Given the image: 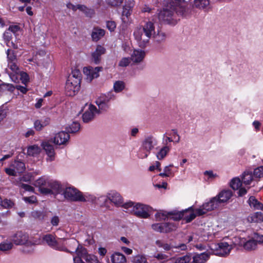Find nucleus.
<instances>
[{
    "instance_id": "nucleus-40",
    "label": "nucleus",
    "mask_w": 263,
    "mask_h": 263,
    "mask_svg": "<svg viewBox=\"0 0 263 263\" xmlns=\"http://www.w3.org/2000/svg\"><path fill=\"white\" fill-rule=\"evenodd\" d=\"M249 220L252 222H263V213L261 212H257L249 217Z\"/></svg>"
},
{
    "instance_id": "nucleus-31",
    "label": "nucleus",
    "mask_w": 263,
    "mask_h": 263,
    "mask_svg": "<svg viewBox=\"0 0 263 263\" xmlns=\"http://www.w3.org/2000/svg\"><path fill=\"white\" fill-rule=\"evenodd\" d=\"M112 263H126L125 256L119 252H115L110 256Z\"/></svg>"
},
{
    "instance_id": "nucleus-26",
    "label": "nucleus",
    "mask_w": 263,
    "mask_h": 263,
    "mask_svg": "<svg viewBox=\"0 0 263 263\" xmlns=\"http://www.w3.org/2000/svg\"><path fill=\"white\" fill-rule=\"evenodd\" d=\"M140 28L142 30V33L151 37L155 33L154 23L151 21L146 22L142 27Z\"/></svg>"
},
{
    "instance_id": "nucleus-27",
    "label": "nucleus",
    "mask_w": 263,
    "mask_h": 263,
    "mask_svg": "<svg viewBox=\"0 0 263 263\" xmlns=\"http://www.w3.org/2000/svg\"><path fill=\"white\" fill-rule=\"evenodd\" d=\"M210 254L204 252L200 254H195L193 257V262L194 263H205L209 259Z\"/></svg>"
},
{
    "instance_id": "nucleus-56",
    "label": "nucleus",
    "mask_w": 263,
    "mask_h": 263,
    "mask_svg": "<svg viewBox=\"0 0 263 263\" xmlns=\"http://www.w3.org/2000/svg\"><path fill=\"white\" fill-rule=\"evenodd\" d=\"M106 2L110 6L118 7L123 3V0H106Z\"/></svg>"
},
{
    "instance_id": "nucleus-18",
    "label": "nucleus",
    "mask_w": 263,
    "mask_h": 263,
    "mask_svg": "<svg viewBox=\"0 0 263 263\" xmlns=\"http://www.w3.org/2000/svg\"><path fill=\"white\" fill-rule=\"evenodd\" d=\"M69 138L68 133L62 131L56 134L52 141L55 144L64 145L68 142Z\"/></svg>"
},
{
    "instance_id": "nucleus-25",
    "label": "nucleus",
    "mask_w": 263,
    "mask_h": 263,
    "mask_svg": "<svg viewBox=\"0 0 263 263\" xmlns=\"http://www.w3.org/2000/svg\"><path fill=\"white\" fill-rule=\"evenodd\" d=\"M50 123V118L45 117L40 120H36L33 123L34 128L37 131H41Z\"/></svg>"
},
{
    "instance_id": "nucleus-36",
    "label": "nucleus",
    "mask_w": 263,
    "mask_h": 263,
    "mask_svg": "<svg viewBox=\"0 0 263 263\" xmlns=\"http://www.w3.org/2000/svg\"><path fill=\"white\" fill-rule=\"evenodd\" d=\"M109 202L108 192L106 195H100L97 197L96 204L101 206H106Z\"/></svg>"
},
{
    "instance_id": "nucleus-46",
    "label": "nucleus",
    "mask_w": 263,
    "mask_h": 263,
    "mask_svg": "<svg viewBox=\"0 0 263 263\" xmlns=\"http://www.w3.org/2000/svg\"><path fill=\"white\" fill-rule=\"evenodd\" d=\"M133 263H147V258L144 255L138 254L133 257Z\"/></svg>"
},
{
    "instance_id": "nucleus-11",
    "label": "nucleus",
    "mask_w": 263,
    "mask_h": 263,
    "mask_svg": "<svg viewBox=\"0 0 263 263\" xmlns=\"http://www.w3.org/2000/svg\"><path fill=\"white\" fill-rule=\"evenodd\" d=\"M134 36L139 46L142 48L146 47L148 45L149 40L151 38V37L142 33V30L141 28H137L135 30Z\"/></svg>"
},
{
    "instance_id": "nucleus-39",
    "label": "nucleus",
    "mask_w": 263,
    "mask_h": 263,
    "mask_svg": "<svg viewBox=\"0 0 263 263\" xmlns=\"http://www.w3.org/2000/svg\"><path fill=\"white\" fill-rule=\"evenodd\" d=\"M248 203L251 208H253L256 210H259L262 204L261 202L258 201L254 196H250L248 200Z\"/></svg>"
},
{
    "instance_id": "nucleus-47",
    "label": "nucleus",
    "mask_w": 263,
    "mask_h": 263,
    "mask_svg": "<svg viewBox=\"0 0 263 263\" xmlns=\"http://www.w3.org/2000/svg\"><path fill=\"white\" fill-rule=\"evenodd\" d=\"M242 181L238 178L232 179L230 182V186L234 190H238L241 186Z\"/></svg>"
},
{
    "instance_id": "nucleus-50",
    "label": "nucleus",
    "mask_w": 263,
    "mask_h": 263,
    "mask_svg": "<svg viewBox=\"0 0 263 263\" xmlns=\"http://www.w3.org/2000/svg\"><path fill=\"white\" fill-rule=\"evenodd\" d=\"M253 176L254 178H260L263 177V166H259L254 169Z\"/></svg>"
},
{
    "instance_id": "nucleus-54",
    "label": "nucleus",
    "mask_w": 263,
    "mask_h": 263,
    "mask_svg": "<svg viewBox=\"0 0 263 263\" xmlns=\"http://www.w3.org/2000/svg\"><path fill=\"white\" fill-rule=\"evenodd\" d=\"M81 72L79 69H74L71 71V74L68 77H71V79H78L80 82Z\"/></svg>"
},
{
    "instance_id": "nucleus-29",
    "label": "nucleus",
    "mask_w": 263,
    "mask_h": 263,
    "mask_svg": "<svg viewBox=\"0 0 263 263\" xmlns=\"http://www.w3.org/2000/svg\"><path fill=\"white\" fill-rule=\"evenodd\" d=\"M145 55L144 51L140 49L134 50L131 55V59L134 62L139 63L143 60Z\"/></svg>"
},
{
    "instance_id": "nucleus-62",
    "label": "nucleus",
    "mask_w": 263,
    "mask_h": 263,
    "mask_svg": "<svg viewBox=\"0 0 263 263\" xmlns=\"http://www.w3.org/2000/svg\"><path fill=\"white\" fill-rule=\"evenodd\" d=\"M31 174L28 173L20 177L19 180L21 182H29L31 181Z\"/></svg>"
},
{
    "instance_id": "nucleus-38",
    "label": "nucleus",
    "mask_w": 263,
    "mask_h": 263,
    "mask_svg": "<svg viewBox=\"0 0 263 263\" xmlns=\"http://www.w3.org/2000/svg\"><path fill=\"white\" fill-rule=\"evenodd\" d=\"M170 148L168 146H164L160 149L156 154L158 160L163 159L170 152Z\"/></svg>"
},
{
    "instance_id": "nucleus-63",
    "label": "nucleus",
    "mask_w": 263,
    "mask_h": 263,
    "mask_svg": "<svg viewBox=\"0 0 263 263\" xmlns=\"http://www.w3.org/2000/svg\"><path fill=\"white\" fill-rule=\"evenodd\" d=\"M173 167V164H170L168 166H166L164 168V171L165 172L166 174L168 175V177L174 176V174L173 172L172 171L171 167Z\"/></svg>"
},
{
    "instance_id": "nucleus-6",
    "label": "nucleus",
    "mask_w": 263,
    "mask_h": 263,
    "mask_svg": "<svg viewBox=\"0 0 263 263\" xmlns=\"http://www.w3.org/2000/svg\"><path fill=\"white\" fill-rule=\"evenodd\" d=\"M155 243L158 248L162 249L165 251L172 250L175 252H180L187 249L186 245L183 243L174 245L172 243H168L164 240L159 239L156 240Z\"/></svg>"
},
{
    "instance_id": "nucleus-9",
    "label": "nucleus",
    "mask_w": 263,
    "mask_h": 263,
    "mask_svg": "<svg viewBox=\"0 0 263 263\" xmlns=\"http://www.w3.org/2000/svg\"><path fill=\"white\" fill-rule=\"evenodd\" d=\"M80 88V83L78 79H71L68 77L65 84V93L68 96H74Z\"/></svg>"
},
{
    "instance_id": "nucleus-44",
    "label": "nucleus",
    "mask_w": 263,
    "mask_h": 263,
    "mask_svg": "<svg viewBox=\"0 0 263 263\" xmlns=\"http://www.w3.org/2000/svg\"><path fill=\"white\" fill-rule=\"evenodd\" d=\"M40 152V148L36 145L30 146L27 148V153L28 155L34 156Z\"/></svg>"
},
{
    "instance_id": "nucleus-14",
    "label": "nucleus",
    "mask_w": 263,
    "mask_h": 263,
    "mask_svg": "<svg viewBox=\"0 0 263 263\" xmlns=\"http://www.w3.org/2000/svg\"><path fill=\"white\" fill-rule=\"evenodd\" d=\"M109 201L114 204L116 206H122L124 209L123 199L121 195L115 191H110L108 192Z\"/></svg>"
},
{
    "instance_id": "nucleus-64",
    "label": "nucleus",
    "mask_w": 263,
    "mask_h": 263,
    "mask_svg": "<svg viewBox=\"0 0 263 263\" xmlns=\"http://www.w3.org/2000/svg\"><path fill=\"white\" fill-rule=\"evenodd\" d=\"M20 79L24 84H26L29 81V76L26 72L21 73Z\"/></svg>"
},
{
    "instance_id": "nucleus-24",
    "label": "nucleus",
    "mask_w": 263,
    "mask_h": 263,
    "mask_svg": "<svg viewBox=\"0 0 263 263\" xmlns=\"http://www.w3.org/2000/svg\"><path fill=\"white\" fill-rule=\"evenodd\" d=\"M198 209H196L195 210V213L193 212L192 207H190L184 211H180V212H183V216L181 219H183L186 223L190 222L195 219L197 216H200L197 212Z\"/></svg>"
},
{
    "instance_id": "nucleus-2",
    "label": "nucleus",
    "mask_w": 263,
    "mask_h": 263,
    "mask_svg": "<svg viewBox=\"0 0 263 263\" xmlns=\"http://www.w3.org/2000/svg\"><path fill=\"white\" fill-rule=\"evenodd\" d=\"M233 195L232 192L230 190H224L219 194L210 199L197 210L199 215L205 214L208 211H211L217 209L226 203Z\"/></svg>"
},
{
    "instance_id": "nucleus-17",
    "label": "nucleus",
    "mask_w": 263,
    "mask_h": 263,
    "mask_svg": "<svg viewBox=\"0 0 263 263\" xmlns=\"http://www.w3.org/2000/svg\"><path fill=\"white\" fill-rule=\"evenodd\" d=\"M232 247L227 242H221L217 245V248H216L215 254L224 256L228 255Z\"/></svg>"
},
{
    "instance_id": "nucleus-42",
    "label": "nucleus",
    "mask_w": 263,
    "mask_h": 263,
    "mask_svg": "<svg viewBox=\"0 0 263 263\" xmlns=\"http://www.w3.org/2000/svg\"><path fill=\"white\" fill-rule=\"evenodd\" d=\"M80 128V125L78 122H73L68 127L66 128L67 133H76L78 132Z\"/></svg>"
},
{
    "instance_id": "nucleus-1",
    "label": "nucleus",
    "mask_w": 263,
    "mask_h": 263,
    "mask_svg": "<svg viewBox=\"0 0 263 263\" xmlns=\"http://www.w3.org/2000/svg\"><path fill=\"white\" fill-rule=\"evenodd\" d=\"M166 4L158 14L160 23L175 25L179 20V16L185 17L190 13L186 7L177 6L172 0H167Z\"/></svg>"
},
{
    "instance_id": "nucleus-10",
    "label": "nucleus",
    "mask_w": 263,
    "mask_h": 263,
    "mask_svg": "<svg viewBox=\"0 0 263 263\" xmlns=\"http://www.w3.org/2000/svg\"><path fill=\"white\" fill-rule=\"evenodd\" d=\"M82 192L74 187H67L63 190L62 195L68 201L79 202Z\"/></svg>"
},
{
    "instance_id": "nucleus-45",
    "label": "nucleus",
    "mask_w": 263,
    "mask_h": 263,
    "mask_svg": "<svg viewBox=\"0 0 263 263\" xmlns=\"http://www.w3.org/2000/svg\"><path fill=\"white\" fill-rule=\"evenodd\" d=\"M125 88V83L122 81H117L114 83V89L116 92L122 91Z\"/></svg>"
},
{
    "instance_id": "nucleus-57",
    "label": "nucleus",
    "mask_w": 263,
    "mask_h": 263,
    "mask_svg": "<svg viewBox=\"0 0 263 263\" xmlns=\"http://www.w3.org/2000/svg\"><path fill=\"white\" fill-rule=\"evenodd\" d=\"M8 67L13 73H18L20 72L18 67L15 63V61L8 62Z\"/></svg>"
},
{
    "instance_id": "nucleus-41",
    "label": "nucleus",
    "mask_w": 263,
    "mask_h": 263,
    "mask_svg": "<svg viewBox=\"0 0 263 263\" xmlns=\"http://www.w3.org/2000/svg\"><path fill=\"white\" fill-rule=\"evenodd\" d=\"M177 228V226L173 222L163 223V233H168L175 231Z\"/></svg>"
},
{
    "instance_id": "nucleus-33",
    "label": "nucleus",
    "mask_w": 263,
    "mask_h": 263,
    "mask_svg": "<svg viewBox=\"0 0 263 263\" xmlns=\"http://www.w3.org/2000/svg\"><path fill=\"white\" fill-rule=\"evenodd\" d=\"M153 37L155 42L158 43H161L165 41L166 39V34L162 30H158L157 32L154 33Z\"/></svg>"
},
{
    "instance_id": "nucleus-5",
    "label": "nucleus",
    "mask_w": 263,
    "mask_h": 263,
    "mask_svg": "<svg viewBox=\"0 0 263 263\" xmlns=\"http://www.w3.org/2000/svg\"><path fill=\"white\" fill-rule=\"evenodd\" d=\"M158 144L156 138L153 136L146 137L142 142L138 156L141 159L146 158L151 153V151Z\"/></svg>"
},
{
    "instance_id": "nucleus-55",
    "label": "nucleus",
    "mask_w": 263,
    "mask_h": 263,
    "mask_svg": "<svg viewBox=\"0 0 263 263\" xmlns=\"http://www.w3.org/2000/svg\"><path fill=\"white\" fill-rule=\"evenodd\" d=\"M7 55L8 62H14L16 61V55L14 54L13 51L8 49L7 51Z\"/></svg>"
},
{
    "instance_id": "nucleus-22",
    "label": "nucleus",
    "mask_w": 263,
    "mask_h": 263,
    "mask_svg": "<svg viewBox=\"0 0 263 263\" xmlns=\"http://www.w3.org/2000/svg\"><path fill=\"white\" fill-rule=\"evenodd\" d=\"M105 49L101 45H98L95 51L91 53L92 62L95 64H99L101 61V56L105 52Z\"/></svg>"
},
{
    "instance_id": "nucleus-52",
    "label": "nucleus",
    "mask_w": 263,
    "mask_h": 263,
    "mask_svg": "<svg viewBox=\"0 0 263 263\" xmlns=\"http://www.w3.org/2000/svg\"><path fill=\"white\" fill-rule=\"evenodd\" d=\"M44 214L40 211H33L31 213V216L34 219L42 220L44 217Z\"/></svg>"
},
{
    "instance_id": "nucleus-32",
    "label": "nucleus",
    "mask_w": 263,
    "mask_h": 263,
    "mask_svg": "<svg viewBox=\"0 0 263 263\" xmlns=\"http://www.w3.org/2000/svg\"><path fill=\"white\" fill-rule=\"evenodd\" d=\"M11 167H13L17 173H23L26 168L25 163L18 160H15L11 164Z\"/></svg>"
},
{
    "instance_id": "nucleus-20",
    "label": "nucleus",
    "mask_w": 263,
    "mask_h": 263,
    "mask_svg": "<svg viewBox=\"0 0 263 263\" xmlns=\"http://www.w3.org/2000/svg\"><path fill=\"white\" fill-rule=\"evenodd\" d=\"M42 146L48 156L47 161L50 162L53 161L55 159V153L53 145L50 144L49 141H44L42 142Z\"/></svg>"
},
{
    "instance_id": "nucleus-4",
    "label": "nucleus",
    "mask_w": 263,
    "mask_h": 263,
    "mask_svg": "<svg viewBox=\"0 0 263 263\" xmlns=\"http://www.w3.org/2000/svg\"><path fill=\"white\" fill-rule=\"evenodd\" d=\"M43 240L48 246L52 249L59 251H63L70 254H73V252L69 251L65 246L64 238H56V236L51 234L45 235L43 237Z\"/></svg>"
},
{
    "instance_id": "nucleus-59",
    "label": "nucleus",
    "mask_w": 263,
    "mask_h": 263,
    "mask_svg": "<svg viewBox=\"0 0 263 263\" xmlns=\"http://www.w3.org/2000/svg\"><path fill=\"white\" fill-rule=\"evenodd\" d=\"M154 257L159 260H161L162 262L165 261V260L168 258V256L162 253H157L154 255Z\"/></svg>"
},
{
    "instance_id": "nucleus-15",
    "label": "nucleus",
    "mask_w": 263,
    "mask_h": 263,
    "mask_svg": "<svg viewBox=\"0 0 263 263\" xmlns=\"http://www.w3.org/2000/svg\"><path fill=\"white\" fill-rule=\"evenodd\" d=\"M28 235L22 231H19L13 235L11 240L16 245H23L25 244L28 240Z\"/></svg>"
},
{
    "instance_id": "nucleus-30",
    "label": "nucleus",
    "mask_w": 263,
    "mask_h": 263,
    "mask_svg": "<svg viewBox=\"0 0 263 263\" xmlns=\"http://www.w3.org/2000/svg\"><path fill=\"white\" fill-rule=\"evenodd\" d=\"M95 103L98 106V109L97 108V113H98V115H99L103 112L106 111L109 107V104H107L105 102H103V100H101L99 98L96 99Z\"/></svg>"
},
{
    "instance_id": "nucleus-19",
    "label": "nucleus",
    "mask_w": 263,
    "mask_h": 263,
    "mask_svg": "<svg viewBox=\"0 0 263 263\" xmlns=\"http://www.w3.org/2000/svg\"><path fill=\"white\" fill-rule=\"evenodd\" d=\"M48 187L50 192L48 195L61 194L63 191L62 184L58 181L50 179L48 180Z\"/></svg>"
},
{
    "instance_id": "nucleus-12",
    "label": "nucleus",
    "mask_w": 263,
    "mask_h": 263,
    "mask_svg": "<svg viewBox=\"0 0 263 263\" xmlns=\"http://www.w3.org/2000/svg\"><path fill=\"white\" fill-rule=\"evenodd\" d=\"M103 69L102 67H92L91 66L86 67L83 68V72L86 76L87 80L91 81L92 79L99 76V72Z\"/></svg>"
},
{
    "instance_id": "nucleus-51",
    "label": "nucleus",
    "mask_w": 263,
    "mask_h": 263,
    "mask_svg": "<svg viewBox=\"0 0 263 263\" xmlns=\"http://www.w3.org/2000/svg\"><path fill=\"white\" fill-rule=\"evenodd\" d=\"M13 244L11 242H3L0 243V251H6L12 249Z\"/></svg>"
},
{
    "instance_id": "nucleus-16",
    "label": "nucleus",
    "mask_w": 263,
    "mask_h": 263,
    "mask_svg": "<svg viewBox=\"0 0 263 263\" xmlns=\"http://www.w3.org/2000/svg\"><path fill=\"white\" fill-rule=\"evenodd\" d=\"M48 180L50 179L42 177L35 181V185L39 187V191L43 194L48 195L50 192L48 187Z\"/></svg>"
},
{
    "instance_id": "nucleus-8",
    "label": "nucleus",
    "mask_w": 263,
    "mask_h": 263,
    "mask_svg": "<svg viewBox=\"0 0 263 263\" xmlns=\"http://www.w3.org/2000/svg\"><path fill=\"white\" fill-rule=\"evenodd\" d=\"M73 255L76 253L77 255V256L73 257V263H85L82 259H84L87 263H91V261L89 257L95 256L93 255L88 254L85 248H83L82 246L79 245L76 249L75 251H73Z\"/></svg>"
},
{
    "instance_id": "nucleus-21",
    "label": "nucleus",
    "mask_w": 263,
    "mask_h": 263,
    "mask_svg": "<svg viewBox=\"0 0 263 263\" xmlns=\"http://www.w3.org/2000/svg\"><path fill=\"white\" fill-rule=\"evenodd\" d=\"M97 111V107L90 104L89 106L88 109L83 114L82 119L84 122L88 123L91 121L94 118L95 115H98Z\"/></svg>"
},
{
    "instance_id": "nucleus-35",
    "label": "nucleus",
    "mask_w": 263,
    "mask_h": 263,
    "mask_svg": "<svg viewBox=\"0 0 263 263\" xmlns=\"http://www.w3.org/2000/svg\"><path fill=\"white\" fill-rule=\"evenodd\" d=\"M209 5V0H194L193 6L197 9H204Z\"/></svg>"
},
{
    "instance_id": "nucleus-34",
    "label": "nucleus",
    "mask_w": 263,
    "mask_h": 263,
    "mask_svg": "<svg viewBox=\"0 0 263 263\" xmlns=\"http://www.w3.org/2000/svg\"><path fill=\"white\" fill-rule=\"evenodd\" d=\"M97 197L94 195L86 193L83 194L81 193L79 202H90L91 203H96Z\"/></svg>"
},
{
    "instance_id": "nucleus-43",
    "label": "nucleus",
    "mask_w": 263,
    "mask_h": 263,
    "mask_svg": "<svg viewBox=\"0 0 263 263\" xmlns=\"http://www.w3.org/2000/svg\"><path fill=\"white\" fill-rule=\"evenodd\" d=\"M98 98L101 100H103V102H105L107 104H109V102L110 101L115 99V96L112 92H109L106 94L101 95Z\"/></svg>"
},
{
    "instance_id": "nucleus-37",
    "label": "nucleus",
    "mask_w": 263,
    "mask_h": 263,
    "mask_svg": "<svg viewBox=\"0 0 263 263\" xmlns=\"http://www.w3.org/2000/svg\"><path fill=\"white\" fill-rule=\"evenodd\" d=\"M254 178L252 172H245L242 176V182L246 185H250Z\"/></svg>"
},
{
    "instance_id": "nucleus-13",
    "label": "nucleus",
    "mask_w": 263,
    "mask_h": 263,
    "mask_svg": "<svg viewBox=\"0 0 263 263\" xmlns=\"http://www.w3.org/2000/svg\"><path fill=\"white\" fill-rule=\"evenodd\" d=\"M134 4L133 1L129 0L126 1L125 5L123 7L122 21L124 23H127L128 22V17L130 16Z\"/></svg>"
},
{
    "instance_id": "nucleus-23",
    "label": "nucleus",
    "mask_w": 263,
    "mask_h": 263,
    "mask_svg": "<svg viewBox=\"0 0 263 263\" xmlns=\"http://www.w3.org/2000/svg\"><path fill=\"white\" fill-rule=\"evenodd\" d=\"M239 245L242 246L243 248L248 251L253 250L256 249L257 247V241L254 239H249L246 240L242 238L240 239Z\"/></svg>"
},
{
    "instance_id": "nucleus-60",
    "label": "nucleus",
    "mask_w": 263,
    "mask_h": 263,
    "mask_svg": "<svg viewBox=\"0 0 263 263\" xmlns=\"http://www.w3.org/2000/svg\"><path fill=\"white\" fill-rule=\"evenodd\" d=\"M152 229L159 233H163V223H155L152 225Z\"/></svg>"
},
{
    "instance_id": "nucleus-7",
    "label": "nucleus",
    "mask_w": 263,
    "mask_h": 263,
    "mask_svg": "<svg viewBox=\"0 0 263 263\" xmlns=\"http://www.w3.org/2000/svg\"><path fill=\"white\" fill-rule=\"evenodd\" d=\"M183 216V212H177L176 211L166 212L163 210L158 211L155 215L157 221L165 220L169 217L171 219L178 221Z\"/></svg>"
},
{
    "instance_id": "nucleus-58",
    "label": "nucleus",
    "mask_w": 263,
    "mask_h": 263,
    "mask_svg": "<svg viewBox=\"0 0 263 263\" xmlns=\"http://www.w3.org/2000/svg\"><path fill=\"white\" fill-rule=\"evenodd\" d=\"M12 37V34L9 30H6L3 34V37L4 40L5 41V42L6 43V45L8 46H10L9 45V41H10Z\"/></svg>"
},
{
    "instance_id": "nucleus-53",
    "label": "nucleus",
    "mask_w": 263,
    "mask_h": 263,
    "mask_svg": "<svg viewBox=\"0 0 263 263\" xmlns=\"http://www.w3.org/2000/svg\"><path fill=\"white\" fill-rule=\"evenodd\" d=\"M132 60L131 58H123L119 62V66L125 67L129 65Z\"/></svg>"
},
{
    "instance_id": "nucleus-3",
    "label": "nucleus",
    "mask_w": 263,
    "mask_h": 263,
    "mask_svg": "<svg viewBox=\"0 0 263 263\" xmlns=\"http://www.w3.org/2000/svg\"><path fill=\"white\" fill-rule=\"evenodd\" d=\"M124 206V209L126 210V212L133 213L138 217L147 218L150 216L149 213L151 212L152 208L148 205L128 201L125 202Z\"/></svg>"
},
{
    "instance_id": "nucleus-61",
    "label": "nucleus",
    "mask_w": 263,
    "mask_h": 263,
    "mask_svg": "<svg viewBox=\"0 0 263 263\" xmlns=\"http://www.w3.org/2000/svg\"><path fill=\"white\" fill-rule=\"evenodd\" d=\"M106 27L110 31H114L116 28V24L114 21H107Z\"/></svg>"
},
{
    "instance_id": "nucleus-48",
    "label": "nucleus",
    "mask_w": 263,
    "mask_h": 263,
    "mask_svg": "<svg viewBox=\"0 0 263 263\" xmlns=\"http://www.w3.org/2000/svg\"><path fill=\"white\" fill-rule=\"evenodd\" d=\"M191 259L192 256L190 254L186 255L175 259L176 263H189Z\"/></svg>"
},
{
    "instance_id": "nucleus-28",
    "label": "nucleus",
    "mask_w": 263,
    "mask_h": 263,
    "mask_svg": "<svg viewBox=\"0 0 263 263\" xmlns=\"http://www.w3.org/2000/svg\"><path fill=\"white\" fill-rule=\"evenodd\" d=\"M105 30L101 29L98 27H94L92 29L91 36L92 40L94 42H97L100 40L105 35Z\"/></svg>"
},
{
    "instance_id": "nucleus-49",
    "label": "nucleus",
    "mask_w": 263,
    "mask_h": 263,
    "mask_svg": "<svg viewBox=\"0 0 263 263\" xmlns=\"http://www.w3.org/2000/svg\"><path fill=\"white\" fill-rule=\"evenodd\" d=\"M14 205V202L10 199L5 198L2 200V207L4 209H10Z\"/></svg>"
}]
</instances>
